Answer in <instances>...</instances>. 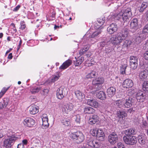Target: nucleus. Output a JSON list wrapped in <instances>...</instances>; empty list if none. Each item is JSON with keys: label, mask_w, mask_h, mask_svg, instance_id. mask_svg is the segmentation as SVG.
Wrapping results in <instances>:
<instances>
[{"label": "nucleus", "mask_w": 148, "mask_h": 148, "mask_svg": "<svg viewBox=\"0 0 148 148\" xmlns=\"http://www.w3.org/2000/svg\"><path fill=\"white\" fill-rule=\"evenodd\" d=\"M133 85V81L130 79H127L125 80L122 83L123 86L125 88H131Z\"/></svg>", "instance_id": "dca6fc26"}, {"label": "nucleus", "mask_w": 148, "mask_h": 148, "mask_svg": "<svg viewBox=\"0 0 148 148\" xmlns=\"http://www.w3.org/2000/svg\"><path fill=\"white\" fill-rule=\"evenodd\" d=\"M143 32V33L139 34L138 37L136 38V42L137 43H139L141 42V39H144L145 38L146 36L145 34Z\"/></svg>", "instance_id": "4c0bfd02"}, {"label": "nucleus", "mask_w": 148, "mask_h": 148, "mask_svg": "<svg viewBox=\"0 0 148 148\" xmlns=\"http://www.w3.org/2000/svg\"><path fill=\"white\" fill-rule=\"evenodd\" d=\"M88 49V48L87 47H84V48H83L82 49L80 50V53H81L82 54H83V53L84 52H85L87 51Z\"/></svg>", "instance_id": "bf43d9fd"}, {"label": "nucleus", "mask_w": 148, "mask_h": 148, "mask_svg": "<svg viewBox=\"0 0 148 148\" xmlns=\"http://www.w3.org/2000/svg\"><path fill=\"white\" fill-rule=\"evenodd\" d=\"M96 137L99 140L103 141L104 140V134L103 131L100 129L97 130Z\"/></svg>", "instance_id": "bb28decb"}, {"label": "nucleus", "mask_w": 148, "mask_h": 148, "mask_svg": "<svg viewBox=\"0 0 148 148\" xmlns=\"http://www.w3.org/2000/svg\"><path fill=\"white\" fill-rule=\"evenodd\" d=\"M40 90V87H35L32 88L31 90V92L32 94H35L38 92Z\"/></svg>", "instance_id": "de8ad7c7"}, {"label": "nucleus", "mask_w": 148, "mask_h": 148, "mask_svg": "<svg viewBox=\"0 0 148 148\" xmlns=\"http://www.w3.org/2000/svg\"><path fill=\"white\" fill-rule=\"evenodd\" d=\"M96 95L97 98L101 100H104L106 98V95L105 93L102 91H100Z\"/></svg>", "instance_id": "c9c22d12"}, {"label": "nucleus", "mask_w": 148, "mask_h": 148, "mask_svg": "<svg viewBox=\"0 0 148 148\" xmlns=\"http://www.w3.org/2000/svg\"><path fill=\"white\" fill-rule=\"evenodd\" d=\"M61 123L65 126H68L71 125V121L69 119L62 118L61 119Z\"/></svg>", "instance_id": "72a5a7b5"}, {"label": "nucleus", "mask_w": 148, "mask_h": 148, "mask_svg": "<svg viewBox=\"0 0 148 148\" xmlns=\"http://www.w3.org/2000/svg\"><path fill=\"white\" fill-rule=\"evenodd\" d=\"M9 101V99L5 98L3 99V101L0 103V109L5 108Z\"/></svg>", "instance_id": "c85d7f7f"}, {"label": "nucleus", "mask_w": 148, "mask_h": 148, "mask_svg": "<svg viewBox=\"0 0 148 148\" xmlns=\"http://www.w3.org/2000/svg\"><path fill=\"white\" fill-rule=\"evenodd\" d=\"M117 29V26L115 23H112L107 28V31L110 34H112L116 32Z\"/></svg>", "instance_id": "f3484780"}, {"label": "nucleus", "mask_w": 148, "mask_h": 148, "mask_svg": "<svg viewBox=\"0 0 148 148\" xmlns=\"http://www.w3.org/2000/svg\"><path fill=\"white\" fill-rule=\"evenodd\" d=\"M72 61L70 60H68L65 61L59 67L61 70H64L69 66L72 64Z\"/></svg>", "instance_id": "cd10ccee"}, {"label": "nucleus", "mask_w": 148, "mask_h": 148, "mask_svg": "<svg viewBox=\"0 0 148 148\" xmlns=\"http://www.w3.org/2000/svg\"><path fill=\"white\" fill-rule=\"evenodd\" d=\"M143 32L148 33V24L146 25L144 27L143 29Z\"/></svg>", "instance_id": "5fc2aeb1"}, {"label": "nucleus", "mask_w": 148, "mask_h": 148, "mask_svg": "<svg viewBox=\"0 0 148 148\" xmlns=\"http://www.w3.org/2000/svg\"><path fill=\"white\" fill-rule=\"evenodd\" d=\"M99 120L98 116L95 114H93L90 116L88 119L89 123L91 125L95 124Z\"/></svg>", "instance_id": "412c9836"}, {"label": "nucleus", "mask_w": 148, "mask_h": 148, "mask_svg": "<svg viewBox=\"0 0 148 148\" xmlns=\"http://www.w3.org/2000/svg\"><path fill=\"white\" fill-rule=\"evenodd\" d=\"M66 88L62 87L58 88L56 91V95L58 99H62L65 95Z\"/></svg>", "instance_id": "6e6552de"}, {"label": "nucleus", "mask_w": 148, "mask_h": 148, "mask_svg": "<svg viewBox=\"0 0 148 148\" xmlns=\"http://www.w3.org/2000/svg\"><path fill=\"white\" fill-rule=\"evenodd\" d=\"M105 18H103L102 19L99 18L97 19V21L98 22L99 24L98 25V27H100L105 22Z\"/></svg>", "instance_id": "a18cd8bd"}, {"label": "nucleus", "mask_w": 148, "mask_h": 148, "mask_svg": "<svg viewBox=\"0 0 148 148\" xmlns=\"http://www.w3.org/2000/svg\"><path fill=\"white\" fill-rule=\"evenodd\" d=\"M5 132V130L0 131V138H2L5 135V134L4 133Z\"/></svg>", "instance_id": "4d7b16f0"}, {"label": "nucleus", "mask_w": 148, "mask_h": 148, "mask_svg": "<svg viewBox=\"0 0 148 148\" xmlns=\"http://www.w3.org/2000/svg\"><path fill=\"white\" fill-rule=\"evenodd\" d=\"M10 135L7 134V135L8 137L5 138L3 141V146L6 148H10L16 139L14 136L12 135L11 136H10Z\"/></svg>", "instance_id": "20e7f679"}, {"label": "nucleus", "mask_w": 148, "mask_h": 148, "mask_svg": "<svg viewBox=\"0 0 148 148\" xmlns=\"http://www.w3.org/2000/svg\"><path fill=\"white\" fill-rule=\"evenodd\" d=\"M148 4L146 2H143L142 4L139 9V11L140 12H143L145 9L147 7Z\"/></svg>", "instance_id": "ea45409f"}, {"label": "nucleus", "mask_w": 148, "mask_h": 148, "mask_svg": "<svg viewBox=\"0 0 148 148\" xmlns=\"http://www.w3.org/2000/svg\"><path fill=\"white\" fill-rule=\"evenodd\" d=\"M132 43L131 41L130 40H126L123 43L122 45L123 49H127V47L130 46Z\"/></svg>", "instance_id": "58836bf2"}, {"label": "nucleus", "mask_w": 148, "mask_h": 148, "mask_svg": "<svg viewBox=\"0 0 148 148\" xmlns=\"http://www.w3.org/2000/svg\"><path fill=\"white\" fill-rule=\"evenodd\" d=\"M145 14L147 20L148 21V10L146 11Z\"/></svg>", "instance_id": "774afa93"}, {"label": "nucleus", "mask_w": 148, "mask_h": 148, "mask_svg": "<svg viewBox=\"0 0 148 148\" xmlns=\"http://www.w3.org/2000/svg\"><path fill=\"white\" fill-rule=\"evenodd\" d=\"M118 34L122 41L127 38L129 32L128 29L125 28L123 29Z\"/></svg>", "instance_id": "2eb2a0df"}, {"label": "nucleus", "mask_w": 148, "mask_h": 148, "mask_svg": "<svg viewBox=\"0 0 148 148\" xmlns=\"http://www.w3.org/2000/svg\"><path fill=\"white\" fill-rule=\"evenodd\" d=\"M135 91L134 89H130L128 90V94L129 96H131L133 95L135 93Z\"/></svg>", "instance_id": "864d4df0"}, {"label": "nucleus", "mask_w": 148, "mask_h": 148, "mask_svg": "<svg viewBox=\"0 0 148 148\" xmlns=\"http://www.w3.org/2000/svg\"><path fill=\"white\" fill-rule=\"evenodd\" d=\"M144 58L145 60H148V51H146L144 53Z\"/></svg>", "instance_id": "13d9d810"}, {"label": "nucleus", "mask_w": 148, "mask_h": 148, "mask_svg": "<svg viewBox=\"0 0 148 148\" xmlns=\"http://www.w3.org/2000/svg\"><path fill=\"white\" fill-rule=\"evenodd\" d=\"M60 75L58 73L53 75L51 79V81L52 82H54L57 81L59 78Z\"/></svg>", "instance_id": "a19ab883"}, {"label": "nucleus", "mask_w": 148, "mask_h": 148, "mask_svg": "<svg viewBox=\"0 0 148 148\" xmlns=\"http://www.w3.org/2000/svg\"><path fill=\"white\" fill-rule=\"evenodd\" d=\"M84 112L86 114H93L95 112V110L92 108L86 106L84 108Z\"/></svg>", "instance_id": "473e14b6"}, {"label": "nucleus", "mask_w": 148, "mask_h": 148, "mask_svg": "<svg viewBox=\"0 0 148 148\" xmlns=\"http://www.w3.org/2000/svg\"><path fill=\"white\" fill-rule=\"evenodd\" d=\"M143 89L145 91H148V82L145 81L143 84Z\"/></svg>", "instance_id": "49530a36"}, {"label": "nucleus", "mask_w": 148, "mask_h": 148, "mask_svg": "<svg viewBox=\"0 0 148 148\" xmlns=\"http://www.w3.org/2000/svg\"><path fill=\"white\" fill-rule=\"evenodd\" d=\"M146 98L145 93L142 91H139L137 92L136 98L138 102H142Z\"/></svg>", "instance_id": "f8f14e48"}, {"label": "nucleus", "mask_w": 148, "mask_h": 148, "mask_svg": "<svg viewBox=\"0 0 148 148\" xmlns=\"http://www.w3.org/2000/svg\"><path fill=\"white\" fill-rule=\"evenodd\" d=\"M12 58V54L10 53L8 56V58L9 59H11Z\"/></svg>", "instance_id": "338daca9"}, {"label": "nucleus", "mask_w": 148, "mask_h": 148, "mask_svg": "<svg viewBox=\"0 0 148 148\" xmlns=\"http://www.w3.org/2000/svg\"><path fill=\"white\" fill-rule=\"evenodd\" d=\"M116 89L113 87L109 88L107 90V93L108 96L112 97L115 94Z\"/></svg>", "instance_id": "2f4dec72"}, {"label": "nucleus", "mask_w": 148, "mask_h": 148, "mask_svg": "<svg viewBox=\"0 0 148 148\" xmlns=\"http://www.w3.org/2000/svg\"><path fill=\"white\" fill-rule=\"evenodd\" d=\"M132 15L131 9L130 8H127L125 10H121L117 14H114L112 15L114 18H115L118 20L122 22H125L127 21L129 18Z\"/></svg>", "instance_id": "f257e3e1"}, {"label": "nucleus", "mask_w": 148, "mask_h": 148, "mask_svg": "<svg viewBox=\"0 0 148 148\" xmlns=\"http://www.w3.org/2000/svg\"><path fill=\"white\" fill-rule=\"evenodd\" d=\"M130 65L132 69H136L138 66V58L136 56H131L130 57Z\"/></svg>", "instance_id": "423d86ee"}, {"label": "nucleus", "mask_w": 148, "mask_h": 148, "mask_svg": "<svg viewBox=\"0 0 148 148\" xmlns=\"http://www.w3.org/2000/svg\"><path fill=\"white\" fill-rule=\"evenodd\" d=\"M133 100L131 98H129L126 99H124V108H129L132 105Z\"/></svg>", "instance_id": "7c9ffc66"}, {"label": "nucleus", "mask_w": 148, "mask_h": 148, "mask_svg": "<svg viewBox=\"0 0 148 148\" xmlns=\"http://www.w3.org/2000/svg\"><path fill=\"white\" fill-rule=\"evenodd\" d=\"M126 136H130L131 135H134L135 134V129L131 128L125 130L124 132Z\"/></svg>", "instance_id": "f704fd0d"}, {"label": "nucleus", "mask_w": 148, "mask_h": 148, "mask_svg": "<svg viewBox=\"0 0 148 148\" xmlns=\"http://www.w3.org/2000/svg\"><path fill=\"white\" fill-rule=\"evenodd\" d=\"M20 5H18L14 9L13 11H17L20 8Z\"/></svg>", "instance_id": "0e129e2a"}, {"label": "nucleus", "mask_w": 148, "mask_h": 148, "mask_svg": "<svg viewBox=\"0 0 148 148\" xmlns=\"http://www.w3.org/2000/svg\"><path fill=\"white\" fill-rule=\"evenodd\" d=\"M131 28L134 30H136L139 28L138 21L137 18H134L132 20L130 23Z\"/></svg>", "instance_id": "aec40b11"}, {"label": "nucleus", "mask_w": 148, "mask_h": 148, "mask_svg": "<svg viewBox=\"0 0 148 148\" xmlns=\"http://www.w3.org/2000/svg\"><path fill=\"white\" fill-rule=\"evenodd\" d=\"M124 99L119 100L115 101L114 105L119 108H124Z\"/></svg>", "instance_id": "c756f323"}, {"label": "nucleus", "mask_w": 148, "mask_h": 148, "mask_svg": "<svg viewBox=\"0 0 148 148\" xmlns=\"http://www.w3.org/2000/svg\"><path fill=\"white\" fill-rule=\"evenodd\" d=\"M148 76V70L146 69L142 70L140 72L139 76L142 80L146 79Z\"/></svg>", "instance_id": "5701e85b"}, {"label": "nucleus", "mask_w": 148, "mask_h": 148, "mask_svg": "<svg viewBox=\"0 0 148 148\" xmlns=\"http://www.w3.org/2000/svg\"><path fill=\"white\" fill-rule=\"evenodd\" d=\"M43 92H44V94L46 95L48 93L49 90L48 89H45L43 90Z\"/></svg>", "instance_id": "69168bd1"}, {"label": "nucleus", "mask_w": 148, "mask_h": 148, "mask_svg": "<svg viewBox=\"0 0 148 148\" xmlns=\"http://www.w3.org/2000/svg\"><path fill=\"white\" fill-rule=\"evenodd\" d=\"M127 66V62L126 60L123 61V63L122 64L120 67V70L121 73L123 74H128L130 73V72H127L126 69Z\"/></svg>", "instance_id": "6ab92c4d"}, {"label": "nucleus", "mask_w": 148, "mask_h": 148, "mask_svg": "<svg viewBox=\"0 0 148 148\" xmlns=\"http://www.w3.org/2000/svg\"><path fill=\"white\" fill-rule=\"evenodd\" d=\"M38 112V107L35 105H31L29 107V112L32 114H35Z\"/></svg>", "instance_id": "a878e982"}, {"label": "nucleus", "mask_w": 148, "mask_h": 148, "mask_svg": "<svg viewBox=\"0 0 148 148\" xmlns=\"http://www.w3.org/2000/svg\"><path fill=\"white\" fill-rule=\"evenodd\" d=\"M41 118L42 122V127L44 129H46L49 125V124L48 122V116L46 114H44L42 116Z\"/></svg>", "instance_id": "ddd939ff"}, {"label": "nucleus", "mask_w": 148, "mask_h": 148, "mask_svg": "<svg viewBox=\"0 0 148 148\" xmlns=\"http://www.w3.org/2000/svg\"><path fill=\"white\" fill-rule=\"evenodd\" d=\"M87 144L92 147L98 148L99 146V142L96 140H93L92 138H90L87 140Z\"/></svg>", "instance_id": "1a4fd4ad"}, {"label": "nucleus", "mask_w": 148, "mask_h": 148, "mask_svg": "<svg viewBox=\"0 0 148 148\" xmlns=\"http://www.w3.org/2000/svg\"><path fill=\"white\" fill-rule=\"evenodd\" d=\"M23 123L25 126L30 127L34 125L35 121L32 118L27 117L23 120Z\"/></svg>", "instance_id": "0eeeda50"}, {"label": "nucleus", "mask_w": 148, "mask_h": 148, "mask_svg": "<svg viewBox=\"0 0 148 148\" xmlns=\"http://www.w3.org/2000/svg\"><path fill=\"white\" fill-rule=\"evenodd\" d=\"M103 78L99 77L94 79L92 81V86L89 87L90 90H92L93 94L95 93V92L100 90L101 88V85L103 83Z\"/></svg>", "instance_id": "f03ea898"}, {"label": "nucleus", "mask_w": 148, "mask_h": 148, "mask_svg": "<svg viewBox=\"0 0 148 148\" xmlns=\"http://www.w3.org/2000/svg\"><path fill=\"white\" fill-rule=\"evenodd\" d=\"M97 130L96 129H92L90 130V132L93 136H95L96 135Z\"/></svg>", "instance_id": "603ef678"}, {"label": "nucleus", "mask_w": 148, "mask_h": 148, "mask_svg": "<svg viewBox=\"0 0 148 148\" xmlns=\"http://www.w3.org/2000/svg\"><path fill=\"white\" fill-rule=\"evenodd\" d=\"M66 107V106L64 105L62 108V112L63 114H67L69 112V111L68 110H67V109Z\"/></svg>", "instance_id": "8fccbe9b"}, {"label": "nucleus", "mask_w": 148, "mask_h": 148, "mask_svg": "<svg viewBox=\"0 0 148 148\" xmlns=\"http://www.w3.org/2000/svg\"><path fill=\"white\" fill-rule=\"evenodd\" d=\"M69 136L77 143H80L84 140V136L83 133L80 131L76 132H71Z\"/></svg>", "instance_id": "7ed1b4c3"}, {"label": "nucleus", "mask_w": 148, "mask_h": 148, "mask_svg": "<svg viewBox=\"0 0 148 148\" xmlns=\"http://www.w3.org/2000/svg\"><path fill=\"white\" fill-rule=\"evenodd\" d=\"M96 76V72L95 71H92L90 73H88L86 76L87 78H91L94 77Z\"/></svg>", "instance_id": "37998d69"}, {"label": "nucleus", "mask_w": 148, "mask_h": 148, "mask_svg": "<svg viewBox=\"0 0 148 148\" xmlns=\"http://www.w3.org/2000/svg\"><path fill=\"white\" fill-rule=\"evenodd\" d=\"M9 88V87H8L7 88L4 87L2 89L1 92H0V98L2 97Z\"/></svg>", "instance_id": "09e8293b"}, {"label": "nucleus", "mask_w": 148, "mask_h": 148, "mask_svg": "<svg viewBox=\"0 0 148 148\" xmlns=\"http://www.w3.org/2000/svg\"><path fill=\"white\" fill-rule=\"evenodd\" d=\"M75 60L73 61L74 64L75 66H78L80 65L84 60V58L82 56H80L77 58L75 57Z\"/></svg>", "instance_id": "393cba45"}, {"label": "nucleus", "mask_w": 148, "mask_h": 148, "mask_svg": "<svg viewBox=\"0 0 148 148\" xmlns=\"http://www.w3.org/2000/svg\"><path fill=\"white\" fill-rule=\"evenodd\" d=\"M74 93L76 98L79 101H82L85 98V95L79 90H76Z\"/></svg>", "instance_id": "a211bd4d"}, {"label": "nucleus", "mask_w": 148, "mask_h": 148, "mask_svg": "<svg viewBox=\"0 0 148 148\" xmlns=\"http://www.w3.org/2000/svg\"><path fill=\"white\" fill-rule=\"evenodd\" d=\"M75 121L77 123H79L80 121V116L79 114L75 115L74 116Z\"/></svg>", "instance_id": "3c124183"}, {"label": "nucleus", "mask_w": 148, "mask_h": 148, "mask_svg": "<svg viewBox=\"0 0 148 148\" xmlns=\"http://www.w3.org/2000/svg\"><path fill=\"white\" fill-rule=\"evenodd\" d=\"M118 140V136L115 133H112L110 134L108 136V141L112 145L116 143Z\"/></svg>", "instance_id": "4468645a"}, {"label": "nucleus", "mask_w": 148, "mask_h": 148, "mask_svg": "<svg viewBox=\"0 0 148 148\" xmlns=\"http://www.w3.org/2000/svg\"><path fill=\"white\" fill-rule=\"evenodd\" d=\"M17 148H25V146L23 144H19L18 145Z\"/></svg>", "instance_id": "e2e57ef3"}, {"label": "nucleus", "mask_w": 148, "mask_h": 148, "mask_svg": "<svg viewBox=\"0 0 148 148\" xmlns=\"http://www.w3.org/2000/svg\"><path fill=\"white\" fill-rule=\"evenodd\" d=\"M101 32V31L100 29H99L93 33L90 36V32L89 31H88L85 34L83 37V40H85V39H87L88 38L90 37L94 38L97 36L98 35L100 34Z\"/></svg>", "instance_id": "9d476101"}, {"label": "nucleus", "mask_w": 148, "mask_h": 148, "mask_svg": "<svg viewBox=\"0 0 148 148\" xmlns=\"http://www.w3.org/2000/svg\"><path fill=\"white\" fill-rule=\"evenodd\" d=\"M21 29H24L26 27V25L24 21H22L21 22Z\"/></svg>", "instance_id": "6e6d98bb"}, {"label": "nucleus", "mask_w": 148, "mask_h": 148, "mask_svg": "<svg viewBox=\"0 0 148 148\" xmlns=\"http://www.w3.org/2000/svg\"><path fill=\"white\" fill-rule=\"evenodd\" d=\"M27 140L26 139H24L23 140L22 143L21 144H23V145H24L25 146V145H27Z\"/></svg>", "instance_id": "680f3d73"}, {"label": "nucleus", "mask_w": 148, "mask_h": 148, "mask_svg": "<svg viewBox=\"0 0 148 148\" xmlns=\"http://www.w3.org/2000/svg\"><path fill=\"white\" fill-rule=\"evenodd\" d=\"M145 135H139L138 137L139 143L141 145H143L145 143Z\"/></svg>", "instance_id": "e433bc0d"}, {"label": "nucleus", "mask_w": 148, "mask_h": 148, "mask_svg": "<svg viewBox=\"0 0 148 148\" xmlns=\"http://www.w3.org/2000/svg\"><path fill=\"white\" fill-rule=\"evenodd\" d=\"M66 107V108L68 109L69 112L72 111L74 108V105L72 103H69L64 105Z\"/></svg>", "instance_id": "79ce46f5"}, {"label": "nucleus", "mask_w": 148, "mask_h": 148, "mask_svg": "<svg viewBox=\"0 0 148 148\" xmlns=\"http://www.w3.org/2000/svg\"><path fill=\"white\" fill-rule=\"evenodd\" d=\"M109 40L106 39L104 41L100 42L98 45H99L100 47H104L106 45H107L109 42Z\"/></svg>", "instance_id": "c03bdc74"}, {"label": "nucleus", "mask_w": 148, "mask_h": 148, "mask_svg": "<svg viewBox=\"0 0 148 148\" xmlns=\"http://www.w3.org/2000/svg\"><path fill=\"white\" fill-rule=\"evenodd\" d=\"M123 140L127 144L134 145L136 144L137 140V137L134 136H124Z\"/></svg>", "instance_id": "39448f33"}, {"label": "nucleus", "mask_w": 148, "mask_h": 148, "mask_svg": "<svg viewBox=\"0 0 148 148\" xmlns=\"http://www.w3.org/2000/svg\"><path fill=\"white\" fill-rule=\"evenodd\" d=\"M87 103L88 105L95 108H97L99 106L98 103L95 99H88Z\"/></svg>", "instance_id": "b1692460"}, {"label": "nucleus", "mask_w": 148, "mask_h": 148, "mask_svg": "<svg viewBox=\"0 0 148 148\" xmlns=\"http://www.w3.org/2000/svg\"><path fill=\"white\" fill-rule=\"evenodd\" d=\"M124 145L121 142L118 143H117V147L118 148H121L123 147Z\"/></svg>", "instance_id": "052dcab7"}, {"label": "nucleus", "mask_w": 148, "mask_h": 148, "mask_svg": "<svg viewBox=\"0 0 148 148\" xmlns=\"http://www.w3.org/2000/svg\"><path fill=\"white\" fill-rule=\"evenodd\" d=\"M116 115L119 120H124L127 116V113L124 111H119L117 112Z\"/></svg>", "instance_id": "4be33fe9"}, {"label": "nucleus", "mask_w": 148, "mask_h": 148, "mask_svg": "<svg viewBox=\"0 0 148 148\" xmlns=\"http://www.w3.org/2000/svg\"><path fill=\"white\" fill-rule=\"evenodd\" d=\"M122 41L120 37L117 34V35H113L110 38V42L114 45H116L120 43Z\"/></svg>", "instance_id": "9b49d317"}]
</instances>
